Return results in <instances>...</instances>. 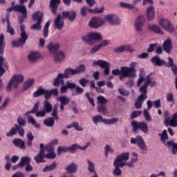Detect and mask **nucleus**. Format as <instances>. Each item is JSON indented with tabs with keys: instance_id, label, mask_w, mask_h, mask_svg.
<instances>
[{
	"instance_id": "obj_1",
	"label": "nucleus",
	"mask_w": 177,
	"mask_h": 177,
	"mask_svg": "<svg viewBox=\"0 0 177 177\" xmlns=\"http://www.w3.org/2000/svg\"><path fill=\"white\" fill-rule=\"evenodd\" d=\"M17 124H15V127H12L8 133H6V136L8 138H12V136L16 135L17 131L19 136H24L26 131L24 129L21 127H26L27 125V122L23 118H18L17 120Z\"/></svg>"
},
{
	"instance_id": "obj_2",
	"label": "nucleus",
	"mask_w": 177,
	"mask_h": 177,
	"mask_svg": "<svg viewBox=\"0 0 177 177\" xmlns=\"http://www.w3.org/2000/svg\"><path fill=\"white\" fill-rule=\"evenodd\" d=\"M70 75H75V69L68 68L65 69L64 73H59L54 79L53 86H60V84L64 85V78H70Z\"/></svg>"
},
{
	"instance_id": "obj_3",
	"label": "nucleus",
	"mask_w": 177,
	"mask_h": 177,
	"mask_svg": "<svg viewBox=\"0 0 177 177\" xmlns=\"http://www.w3.org/2000/svg\"><path fill=\"white\" fill-rule=\"evenodd\" d=\"M57 109H59V104H55L53 106L48 100H45L44 102L43 110L46 114L51 113L52 117H53L56 121L59 120V116L57 115Z\"/></svg>"
},
{
	"instance_id": "obj_4",
	"label": "nucleus",
	"mask_w": 177,
	"mask_h": 177,
	"mask_svg": "<svg viewBox=\"0 0 177 177\" xmlns=\"http://www.w3.org/2000/svg\"><path fill=\"white\" fill-rule=\"evenodd\" d=\"M82 39L87 45H93L95 41H102V35L99 32H90L86 35L83 36Z\"/></svg>"
},
{
	"instance_id": "obj_5",
	"label": "nucleus",
	"mask_w": 177,
	"mask_h": 177,
	"mask_svg": "<svg viewBox=\"0 0 177 177\" xmlns=\"http://www.w3.org/2000/svg\"><path fill=\"white\" fill-rule=\"evenodd\" d=\"M20 30L21 37H19L18 40L12 41V45L14 47L23 46L26 44L27 39H28V35L26 32V26L24 24H21Z\"/></svg>"
},
{
	"instance_id": "obj_6",
	"label": "nucleus",
	"mask_w": 177,
	"mask_h": 177,
	"mask_svg": "<svg viewBox=\"0 0 177 177\" xmlns=\"http://www.w3.org/2000/svg\"><path fill=\"white\" fill-rule=\"evenodd\" d=\"M131 145H137V147L141 150L142 154H146L147 151V145L142 136H137L136 138H131L130 140Z\"/></svg>"
},
{
	"instance_id": "obj_7",
	"label": "nucleus",
	"mask_w": 177,
	"mask_h": 177,
	"mask_svg": "<svg viewBox=\"0 0 177 177\" xmlns=\"http://www.w3.org/2000/svg\"><path fill=\"white\" fill-rule=\"evenodd\" d=\"M32 19L34 21H37L30 27L31 30H41V28H42L41 23H42V19H44V13L41 11H36L32 15Z\"/></svg>"
},
{
	"instance_id": "obj_8",
	"label": "nucleus",
	"mask_w": 177,
	"mask_h": 177,
	"mask_svg": "<svg viewBox=\"0 0 177 177\" xmlns=\"http://www.w3.org/2000/svg\"><path fill=\"white\" fill-rule=\"evenodd\" d=\"M131 127L133 128V132H138V131L140 129L144 133H147V131H149V126L147 125V123L145 122L133 120L131 122Z\"/></svg>"
},
{
	"instance_id": "obj_9",
	"label": "nucleus",
	"mask_w": 177,
	"mask_h": 177,
	"mask_svg": "<svg viewBox=\"0 0 177 177\" xmlns=\"http://www.w3.org/2000/svg\"><path fill=\"white\" fill-rule=\"evenodd\" d=\"M92 120L94 124L103 122L106 125H113L115 124V122H118V119H117L116 118H113L112 119H104L103 116H102L101 115L93 116Z\"/></svg>"
},
{
	"instance_id": "obj_10",
	"label": "nucleus",
	"mask_w": 177,
	"mask_h": 177,
	"mask_svg": "<svg viewBox=\"0 0 177 177\" xmlns=\"http://www.w3.org/2000/svg\"><path fill=\"white\" fill-rule=\"evenodd\" d=\"M23 81H24V76L23 75H14L6 86V91L12 92V86H13L14 82L21 84Z\"/></svg>"
},
{
	"instance_id": "obj_11",
	"label": "nucleus",
	"mask_w": 177,
	"mask_h": 177,
	"mask_svg": "<svg viewBox=\"0 0 177 177\" xmlns=\"http://www.w3.org/2000/svg\"><path fill=\"white\" fill-rule=\"evenodd\" d=\"M159 24L167 32H175V26H174V24H172V23L169 21L168 19H161L159 22Z\"/></svg>"
},
{
	"instance_id": "obj_12",
	"label": "nucleus",
	"mask_w": 177,
	"mask_h": 177,
	"mask_svg": "<svg viewBox=\"0 0 177 177\" xmlns=\"http://www.w3.org/2000/svg\"><path fill=\"white\" fill-rule=\"evenodd\" d=\"M93 66H99L101 68L104 69V75H109L110 74V63L106 61L99 59L97 61H94L93 63Z\"/></svg>"
},
{
	"instance_id": "obj_13",
	"label": "nucleus",
	"mask_w": 177,
	"mask_h": 177,
	"mask_svg": "<svg viewBox=\"0 0 177 177\" xmlns=\"http://www.w3.org/2000/svg\"><path fill=\"white\" fill-rule=\"evenodd\" d=\"M136 66H138V62H132L130 64V67L124 66L128 78H135L136 77Z\"/></svg>"
},
{
	"instance_id": "obj_14",
	"label": "nucleus",
	"mask_w": 177,
	"mask_h": 177,
	"mask_svg": "<svg viewBox=\"0 0 177 177\" xmlns=\"http://www.w3.org/2000/svg\"><path fill=\"white\" fill-rule=\"evenodd\" d=\"M12 10L21 13V15H24V17H27V8H26V6L15 5L7 8V12H12Z\"/></svg>"
},
{
	"instance_id": "obj_15",
	"label": "nucleus",
	"mask_w": 177,
	"mask_h": 177,
	"mask_svg": "<svg viewBox=\"0 0 177 177\" xmlns=\"http://www.w3.org/2000/svg\"><path fill=\"white\" fill-rule=\"evenodd\" d=\"M103 24H104V21H103L102 18L97 17H92L88 23V26L91 28H99V27H101Z\"/></svg>"
},
{
	"instance_id": "obj_16",
	"label": "nucleus",
	"mask_w": 177,
	"mask_h": 177,
	"mask_svg": "<svg viewBox=\"0 0 177 177\" xmlns=\"http://www.w3.org/2000/svg\"><path fill=\"white\" fill-rule=\"evenodd\" d=\"M61 16L63 20L67 19L69 21H74L77 19V12L74 10L64 11Z\"/></svg>"
},
{
	"instance_id": "obj_17",
	"label": "nucleus",
	"mask_w": 177,
	"mask_h": 177,
	"mask_svg": "<svg viewBox=\"0 0 177 177\" xmlns=\"http://www.w3.org/2000/svg\"><path fill=\"white\" fill-rule=\"evenodd\" d=\"M145 21H146V19L143 16H138L136 18L134 24L136 31H138V32H140V31L143 30V26L145 25Z\"/></svg>"
},
{
	"instance_id": "obj_18",
	"label": "nucleus",
	"mask_w": 177,
	"mask_h": 177,
	"mask_svg": "<svg viewBox=\"0 0 177 177\" xmlns=\"http://www.w3.org/2000/svg\"><path fill=\"white\" fill-rule=\"evenodd\" d=\"M45 158V145L41 143L40 144V150L39 153L34 158L35 161L37 164H39V162H45V160H44V158Z\"/></svg>"
},
{
	"instance_id": "obj_19",
	"label": "nucleus",
	"mask_w": 177,
	"mask_h": 177,
	"mask_svg": "<svg viewBox=\"0 0 177 177\" xmlns=\"http://www.w3.org/2000/svg\"><path fill=\"white\" fill-rule=\"evenodd\" d=\"M113 75H119V79L120 81H122L125 78H128V75L127 74V71H125L124 66H122L120 69H113L111 71Z\"/></svg>"
},
{
	"instance_id": "obj_20",
	"label": "nucleus",
	"mask_w": 177,
	"mask_h": 177,
	"mask_svg": "<svg viewBox=\"0 0 177 177\" xmlns=\"http://www.w3.org/2000/svg\"><path fill=\"white\" fill-rule=\"evenodd\" d=\"M106 19L111 26H118L121 23V20L118 16L115 15H109L106 16Z\"/></svg>"
},
{
	"instance_id": "obj_21",
	"label": "nucleus",
	"mask_w": 177,
	"mask_h": 177,
	"mask_svg": "<svg viewBox=\"0 0 177 177\" xmlns=\"http://www.w3.org/2000/svg\"><path fill=\"white\" fill-rule=\"evenodd\" d=\"M62 3L61 0H50L49 2V8L53 15H57V9Z\"/></svg>"
},
{
	"instance_id": "obj_22",
	"label": "nucleus",
	"mask_w": 177,
	"mask_h": 177,
	"mask_svg": "<svg viewBox=\"0 0 177 177\" xmlns=\"http://www.w3.org/2000/svg\"><path fill=\"white\" fill-rule=\"evenodd\" d=\"M113 52L115 53H122L124 52H130V53H132V52H135V50L132 48V46L127 44L115 48Z\"/></svg>"
},
{
	"instance_id": "obj_23",
	"label": "nucleus",
	"mask_w": 177,
	"mask_h": 177,
	"mask_svg": "<svg viewBox=\"0 0 177 177\" xmlns=\"http://www.w3.org/2000/svg\"><path fill=\"white\" fill-rule=\"evenodd\" d=\"M90 146L91 142H87L86 145L84 147L79 146L77 144H73L71 147H68V151H69V153H75V151H77V149H79V150H82L84 151L86 150V149H88V147H89Z\"/></svg>"
},
{
	"instance_id": "obj_24",
	"label": "nucleus",
	"mask_w": 177,
	"mask_h": 177,
	"mask_svg": "<svg viewBox=\"0 0 177 177\" xmlns=\"http://www.w3.org/2000/svg\"><path fill=\"white\" fill-rule=\"evenodd\" d=\"M150 62L153 64V66H157L158 67H161L162 66H167V62L164 59H161L160 57L155 55L151 59Z\"/></svg>"
},
{
	"instance_id": "obj_25",
	"label": "nucleus",
	"mask_w": 177,
	"mask_h": 177,
	"mask_svg": "<svg viewBox=\"0 0 177 177\" xmlns=\"http://www.w3.org/2000/svg\"><path fill=\"white\" fill-rule=\"evenodd\" d=\"M58 102H60V110L64 111V106L70 103V99L66 95H62L57 98Z\"/></svg>"
},
{
	"instance_id": "obj_26",
	"label": "nucleus",
	"mask_w": 177,
	"mask_h": 177,
	"mask_svg": "<svg viewBox=\"0 0 177 177\" xmlns=\"http://www.w3.org/2000/svg\"><path fill=\"white\" fill-rule=\"evenodd\" d=\"M163 50L166 52L168 55L172 51V41L171 39H167L162 44Z\"/></svg>"
},
{
	"instance_id": "obj_27",
	"label": "nucleus",
	"mask_w": 177,
	"mask_h": 177,
	"mask_svg": "<svg viewBox=\"0 0 177 177\" xmlns=\"http://www.w3.org/2000/svg\"><path fill=\"white\" fill-rule=\"evenodd\" d=\"M47 48L50 53H52V55H55V53H56V52L59 50V48H60V44L51 41L48 45Z\"/></svg>"
},
{
	"instance_id": "obj_28",
	"label": "nucleus",
	"mask_w": 177,
	"mask_h": 177,
	"mask_svg": "<svg viewBox=\"0 0 177 177\" xmlns=\"http://www.w3.org/2000/svg\"><path fill=\"white\" fill-rule=\"evenodd\" d=\"M41 57V53L38 51H33L30 53L28 59L29 62H32V63H34V62H38Z\"/></svg>"
},
{
	"instance_id": "obj_29",
	"label": "nucleus",
	"mask_w": 177,
	"mask_h": 177,
	"mask_svg": "<svg viewBox=\"0 0 177 177\" xmlns=\"http://www.w3.org/2000/svg\"><path fill=\"white\" fill-rule=\"evenodd\" d=\"M169 63L167 64L166 67L167 68H171V72L173 73L174 75H176L177 77V66L174 64V59L171 57H168Z\"/></svg>"
},
{
	"instance_id": "obj_30",
	"label": "nucleus",
	"mask_w": 177,
	"mask_h": 177,
	"mask_svg": "<svg viewBox=\"0 0 177 177\" xmlns=\"http://www.w3.org/2000/svg\"><path fill=\"white\" fill-rule=\"evenodd\" d=\"M155 13L154 7L153 6L147 8V19L148 21H152V20H154Z\"/></svg>"
},
{
	"instance_id": "obj_31",
	"label": "nucleus",
	"mask_w": 177,
	"mask_h": 177,
	"mask_svg": "<svg viewBox=\"0 0 177 177\" xmlns=\"http://www.w3.org/2000/svg\"><path fill=\"white\" fill-rule=\"evenodd\" d=\"M13 145L16 147H19V149H21L22 150H26V142H24L21 138H15L12 140Z\"/></svg>"
},
{
	"instance_id": "obj_32",
	"label": "nucleus",
	"mask_w": 177,
	"mask_h": 177,
	"mask_svg": "<svg viewBox=\"0 0 177 177\" xmlns=\"http://www.w3.org/2000/svg\"><path fill=\"white\" fill-rule=\"evenodd\" d=\"M55 27L57 30H62L64 27V21H62V15H58L55 19Z\"/></svg>"
},
{
	"instance_id": "obj_33",
	"label": "nucleus",
	"mask_w": 177,
	"mask_h": 177,
	"mask_svg": "<svg viewBox=\"0 0 177 177\" xmlns=\"http://www.w3.org/2000/svg\"><path fill=\"white\" fill-rule=\"evenodd\" d=\"M64 57H66L63 51H58L54 55V62L55 63H60L62 60H64Z\"/></svg>"
},
{
	"instance_id": "obj_34",
	"label": "nucleus",
	"mask_w": 177,
	"mask_h": 177,
	"mask_svg": "<svg viewBox=\"0 0 177 177\" xmlns=\"http://www.w3.org/2000/svg\"><path fill=\"white\" fill-rule=\"evenodd\" d=\"M140 92H141V94L137 97V101L143 103V100L147 99V90L140 87Z\"/></svg>"
},
{
	"instance_id": "obj_35",
	"label": "nucleus",
	"mask_w": 177,
	"mask_h": 177,
	"mask_svg": "<svg viewBox=\"0 0 177 177\" xmlns=\"http://www.w3.org/2000/svg\"><path fill=\"white\" fill-rule=\"evenodd\" d=\"M140 92H141V94L137 97V101L143 103V100L147 99V90L140 87Z\"/></svg>"
},
{
	"instance_id": "obj_36",
	"label": "nucleus",
	"mask_w": 177,
	"mask_h": 177,
	"mask_svg": "<svg viewBox=\"0 0 177 177\" xmlns=\"http://www.w3.org/2000/svg\"><path fill=\"white\" fill-rule=\"evenodd\" d=\"M65 169L68 174H75V172H77V169H78V165L72 162L66 166Z\"/></svg>"
},
{
	"instance_id": "obj_37",
	"label": "nucleus",
	"mask_w": 177,
	"mask_h": 177,
	"mask_svg": "<svg viewBox=\"0 0 177 177\" xmlns=\"http://www.w3.org/2000/svg\"><path fill=\"white\" fill-rule=\"evenodd\" d=\"M148 29L149 31H152L153 32H156V34H160L162 35L164 32L161 30V28L157 25L151 24L148 26Z\"/></svg>"
},
{
	"instance_id": "obj_38",
	"label": "nucleus",
	"mask_w": 177,
	"mask_h": 177,
	"mask_svg": "<svg viewBox=\"0 0 177 177\" xmlns=\"http://www.w3.org/2000/svg\"><path fill=\"white\" fill-rule=\"evenodd\" d=\"M30 162L31 158H30L28 156L21 157L19 162V168H23L25 165H28V164H30Z\"/></svg>"
},
{
	"instance_id": "obj_39",
	"label": "nucleus",
	"mask_w": 177,
	"mask_h": 177,
	"mask_svg": "<svg viewBox=\"0 0 177 177\" xmlns=\"http://www.w3.org/2000/svg\"><path fill=\"white\" fill-rule=\"evenodd\" d=\"M35 83V80L31 78L28 79L24 84L22 91H27V89H30L32 85Z\"/></svg>"
},
{
	"instance_id": "obj_40",
	"label": "nucleus",
	"mask_w": 177,
	"mask_h": 177,
	"mask_svg": "<svg viewBox=\"0 0 177 177\" xmlns=\"http://www.w3.org/2000/svg\"><path fill=\"white\" fill-rule=\"evenodd\" d=\"M163 117L165 118V120L163 122L164 125H165V127H169L171 124V120H172V118L169 117V111H166L163 114Z\"/></svg>"
},
{
	"instance_id": "obj_41",
	"label": "nucleus",
	"mask_w": 177,
	"mask_h": 177,
	"mask_svg": "<svg viewBox=\"0 0 177 177\" xmlns=\"http://www.w3.org/2000/svg\"><path fill=\"white\" fill-rule=\"evenodd\" d=\"M67 129H70L71 128H75L76 131H78L79 132H82V131H84V129L81 127H80V124L78 122H73L71 124H68L66 126Z\"/></svg>"
},
{
	"instance_id": "obj_42",
	"label": "nucleus",
	"mask_w": 177,
	"mask_h": 177,
	"mask_svg": "<svg viewBox=\"0 0 177 177\" xmlns=\"http://www.w3.org/2000/svg\"><path fill=\"white\" fill-rule=\"evenodd\" d=\"M117 161H128L129 160V152H124L116 158Z\"/></svg>"
},
{
	"instance_id": "obj_43",
	"label": "nucleus",
	"mask_w": 177,
	"mask_h": 177,
	"mask_svg": "<svg viewBox=\"0 0 177 177\" xmlns=\"http://www.w3.org/2000/svg\"><path fill=\"white\" fill-rule=\"evenodd\" d=\"M55 118L53 117H49L48 118L44 120V125L46 127H48L50 128H52L53 125H55Z\"/></svg>"
},
{
	"instance_id": "obj_44",
	"label": "nucleus",
	"mask_w": 177,
	"mask_h": 177,
	"mask_svg": "<svg viewBox=\"0 0 177 177\" xmlns=\"http://www.w3.org/2000/svg\"><path fill=\"white\" fill-rule=\"evenodd\" d=\"M158 136H160V141L162 143H165V142L169 139V137H168V133L167 132L166 129L163 130L162 133H159Z\"/></svg>"
},
{
	"instance_id": "obj_45",
	"label": "nucleus",
	"mask_w": 177,
	"mask_h": 177,
	"mask_svg": "<svg viewBox=\"0 0 177 177\" xmlns=\"http://www.w3.org/2000/svg\"><path fill=\"white\" fill-rule=\"evenodd\" d=\"M45 95V88L42 87H39L38 89L33 93V97H39Z\"/></svg>"
},
{
	"instance_id": "obj_46",
	"label": "nucleus",
	"mask_w": 177,
	"mask_h": 177,
	"mask_svg": "<svg viewBox=\"0 0 177 177\" xmlns=\"http://www.w3.org/2000/svg\"><path fill=\"white\" fill-rule=\"evenodd\" d=\"M38 109H39V102H36L32 108V110L28 111L27 112L25 113V115H26L27 117H28L29 114H34L35 113H37V111H38Z\"/></svg>"
},
{
	"instance_id": "obj_47",
	"label": "nucleus",
	"mask_w": 177,
	"mask_h": 177,
	"mask_svg": "<svg viewBox=\"0 0 177 177\" xmlns=\"http://www.w3.org/2000/svg\"><path fill=\"white\" fill-rule=\"evenodd\" d=\"M5 35L3 34H1L0 35V55H2L3 53V51L5 50Z\"/></svg>"
},
{
	"instance_id": "obj_48",
	"label": "nucleus",
	"mask_w": 177,
	"mask_h": 177,
	"mask_svg": "<svg viewBox=\"0 0 177 177\" xmlns=\"http://www.w3.org/2000/svg\"><path fill=\"white\" fill-rule=\"evenodd\" d=\"M28 124H31L34 125L35 128L39 129L41 128V125L39 123H37L35 119L31 116H28Z\"/></svg>"
},
{
	"instance_id": "obj_49",
	"label": "nucleus",
	"mask_w": 177,
	"mask_h": 177,
	"mask_svg": "<svg viewBox=\"0 0 177 177\" xmlns=\"http://www.w3.org/2000/svg\"><path fill=\"white\" fill-rule=\"evenodd\" d=\"M50 26V21H47L43 29V35L44 38H48L49 34V27Z\"/></svg>"
},
{
	"instance_id": "obj_50",
	"label": "nucleus",
	"mask_w": 177,
	"mask_h": 177,
	"mask_svg": "<svg viewBox=\"0 0 177 177\" xmlns=\"http://www.w3.org/2000/svg\"><path fill=\"white\" fill-rule=\"evenodd\" d=\"M56 167H57V163H56V162H53L52 165H46L42 171L43 172H48V171H53V169H55Z\"/></svg>"
},
{
	"instance_id": "obj_51",
	"label": "nucleus",
	"mask_w": 177,
	"mask_h": 177,
	"mask_svg": "<svg viewBox=\"0 0 177 177\" xmlns=\"http://www.w3.org/2000/svg\"><path fill=\"white\" fill-rule=\"evenodd\" d=\"M27 140V146H28V147H31V146H32V140H34V135H32V132L28 133Z\"/></svg>"
},
{
	"instance_id": "obj_52",
	"label": "nucleus",
	"mask_w": 177,
	"mask_h": 177,
	"mask_svg": "<svg viewBox=\"0 0 177 177\" xmlns=\"http://www.w3.org/2000/svg\"><path fill=\"white\" fill-rule=\"evenodd\" d=\"M169 126L173 127V128L177 127V112L173 114Z\"/></svg>"
},
{
	"instance_id": "obj_53",
	"label": "nucleus",
	"mask_w": 177,
	"mask_h": 177,
	"mask_svg": "<svg viewBox=\"0 0 177 177\" xmlns=\"http://www.w3.org/2000/svg\"><path fill=\"white\" fill-rule=\"evenodd\" d=\"M85 70H86L85 65L80 64L76 69H75V74H82V73H85Z\"/></svg>"
},
{
	"instance_id": "obj_54",
	"label": "nucleus",
	"mask_w": 177,
	"mask_h": 177,
	"mask_svg": "<svg viewBox=\"0 0 177 177\" xmlns=\"http://www.w3.org/2000/svg\"><path fill=\"white\" fill-rule=\"evenodd\" d=\"M120 6L121 8H124V9H135L133 4L127 3L125 2H120Z\"/></svg>"
},
{
	"instance_id": "obj_55",
	"label": "nucleus",
	"mask_w": 177,
	"mask_h": 177,
	"mask_svg": "<svg viewBox=\"0 0 177 177\" xmlns=\"http://www.w3.org/2000/svg\"><path fill=\"white\" fill-rule=\"evenodd\" d=\"M88 170L89 172H95V163L91 161L89 159L87 160Z\"/></svg>"
},
{
	"instance_id": "obj_56",
	"label": "nucleus",
	"mask_w": 177,
	"mask_h": 177,
	"mask_svg": "<svg viewBox=\"0 0 177 177\" xmlns=\"http://www.w3.org/2000/svg\"><path fill=\"white\" fill-rule=\"evenodd\" d=\"M115 169L113 171V174L115 176H121L122 175V170L118 167V166L114 165Z\"/></svg>"
},
{
	"instance_id": "obj_57",
	"label": "nucleus",
	"mask_w": 177,
	"mask_h": 177,
	"mask_svg": "<svg viewBox=\"0 0 177 177\" xmlns=\"http://www.w3.org/2000/svg\"><path fill=\"white\" fill-rule=\"evenodd\" d=\"M98 113H102V114H106L107 108L104 104H100L97 108Z\"/></svg>"
},
{
	"instance_id": "obj_58",
	"label": "nucleus",
	"mask_w": 177,
	"mask_h": 177,
	"mask_svg": "<svg viewBox=\"0 0 177 177\" xmlns=\"http://www.w3.org/2000/svg\"><path fill=\"white\" fill-rule=\"evenodd\" d=\"M151 81V76L150 75H148L147 76V81L144 83V84L141 86V88L147 90L149 85H150Z\"/></svg>"
},
{
	"instance_id": "obj_59",
	"label": "nucleus",
	"mask_w": 177,
	"mask_h": 177,
	"mask_svg": "<svg viewBox=\"0 0 177 177\" xmlns=\"http://www.w3.org/2000/svg\"><path fill=\"white\" fill-rule=\"evenodd\" d=\"M113 165H115L118 168H124L127 165V162H122V160L118 161L117 159L115 160Z\"/></svg>"
},
{
	"instance_id": "obj_60",
	"label": "nucleus",
	"mask_w": 177,
	"mask_h": 177,
	"mask_svg": "<svg viewBox=\"0 0 177 177\" xmlns=\"http://www.w3.org/2000/svg\"><path fill=\"white\" fill-rule=\"evenodd\" d=\"M158 46V44L154 43V44H151L149 45V47L147 49V52L148 53H152L153 50H156V48Z\"/></svg>"
},
{
	"instance_id": "obj_61",
	"label": "nucleus",
	"mask_w": 177,
	"mask_h": 177,
	"mask_svg": "<svg viewBox=\"0 0 177 177\" xmlns=\"http://www.w3.org/2000/svg\"><path fill=\"white\" fill-rule=\"evenodd\" d=\"M75 93H73V96H76L77 95H81L84 93V88H81L80 86H75Z\"/></svg>"
},
{
	"instance_id": "obj_62",
	"label": "nucleus",
	"mask_w": 177,
	"mask_h": 177,
	"mask_svg": "<svg viewBox=\"0 0 177 177\" xmlns=\"http://www.w3.org/2000/svg\"><path fill=\"white\" fill-rule=\"evenodd\" d=\"M143 115L145 119V121L150 122L151 121V115L147 109H145L143 111Z\"/></svg>"
},
{
	"instance_id": "obj_63",
	"label": "nucleus",
	"mask_w": 177,
	"mask_h": 177,
	"mask_svg": "<svg viewBox=\"0 0 177 177\" xmlns=\"http://www.w3.org/2000/svg\"><path fill=\"white\" fill-rule=\"evenodd\" d=\"M88 82H89V80L84 78V77L81 78L79 80L80 85H81V86H82L83 88L86 87V85L88 84Z\"/></svg>"
},
{
	"instance_id": "obj_64",
	"label": "nucleus",
	"mask_w": 177,
	"mask_h": 177,
	"mask_svg": "<svg viewBox=\"0 0 177 177\" xmlns=\"http://www.w3.org/2000/svg\"><path fill=\"white\" fill-rule=\"evenodd\" d=\"M90 13H103L104 12V7H102L100 9L99 8H95L94 10H88Z\"/></svg>"
}]
</instances>
